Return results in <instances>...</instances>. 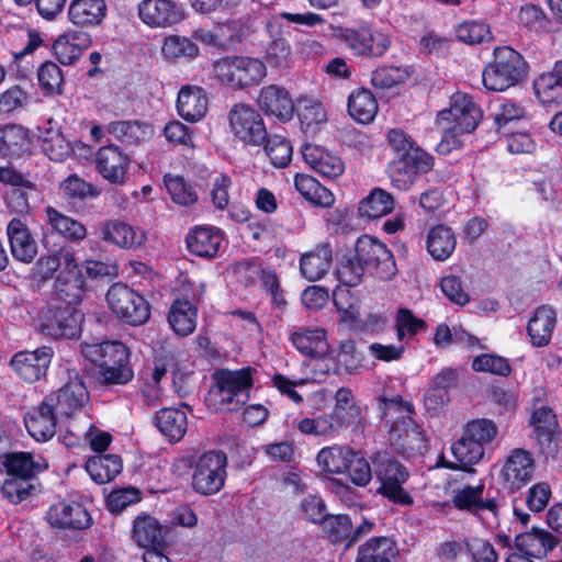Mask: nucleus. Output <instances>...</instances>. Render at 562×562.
I'll return each mask as SVG.
<instances>
[{"mask_svg": "<svg viewBox=\"0 0 562 562\" xmlns=\"http://www.w3.org/2000/svg\"><path fill=\"white\" fill-rule=\"evenodd\" d=\"M434 167V158L424 149H415L405 156L396 157L389 164V176L393 186L408 190L418 176L428 173Z\"/></svg>", "mask_w": 562, "mask_h": 562, "instance_id": "nucleus-12", "label": "nucleus"}, {"mask_svg": "<svg viewBox=\"0 0 562 562\" xmlns=\"http://www.w3.org/2000/svg\"><path fill=\"white\" fill-rule=\"evenodd\" d=\"M106 13L105 0H74L68 10L69 20L82 27L100 25Z\"/></svg>", "mask_w": 562, "mask_h": 562, "instance_id": "nucleus-31", "label": "nucleus"}, {"mask_svg": "<svg viewBox=\"0 0 562 562\" xmlns=\"http://www.w3.org/2000/svg\"><path fill=\"white\" fill-rule=\"evenodd\" d=\"M47 397L58 414L67 416L83 407L89 398L87 389L77 373L69 374L67 383Z\"/></svg>", "mask_w": 562, "mask_h": 562, "instance_id": "nucleus-22", "label": "nucleus"}, {"mask_svg": "<svg viewBox=\"0 0 562 562\" xmlns=\"http://www.w3.org/2000/svg\"><path fill=\"white\" fill-rule=\"evenodd\" d=\"M382 412L390 425V438L403 452L423 453L427 450L424 429L413 418L414 406L400 396L382 400Z\"/></svg>", "mask_w": 562, "mask_h": 562, "instance_id": "nucleus-2", "label": "nucleus"}, {"mask_svg": "<svg viewBox=\"0 0 562 562\" xmlns=\"http://www.w3.org/2000/svg\"><path fill=\"white\" fill-rule=\"evenodd\" d=\"M326 415L333 436L347 428L353 430L364 428V418L360 407L333 408L331 413Z\"/></svg>", "mask_w": 562, "mask_h": 562, "instance_id": "nucleus-51", "label": "nucleus"}, {"mask_svg": "<svg viewBox=\"0 0 562 562\" xmlns=\"http://www.w3.org/2000/svg\"><path fill=\"white\" fill-rule=\"evenodd\" d=\"M484 484L465 485L453 491L452 502L458 509L481 516L492 527L498 524L499 504L494 497L484 498Z\"/></svg>", "mask_w": 562, "mask_h": 562, "instance_id": "nucleus-13", "label": "nucleus"}, {"mask_svg": "<svg viewBox=\"0 0 562 562\" xmlns=\"http://www.w3.org/2000/svg\"><path fill=\"white\" fill-rule=\"evenodd\" d=\"M396 554L393 540L373 537L359 547L356 562H394Z\"/></svg>", "mask_w": 562, "mask_h": 562, "instance_id": "nucleus-43", "label": "nucleus"}, {"mask_svg": "<svg viewBox=\"0 0 562 562\" xmlns=\"http://www.w3.org/2000/svg\"><path fill=\"white\" fill-rule=\"evenodd\" d=\"M56 412L55 405L46 396L43 402L29 411L24 417V424L27 432L36 441H47L56 434Z\"/></svg>", "mask_w": 562, "mask_h": 562, "instance_id": "nucleus-21", "label": "nucleus"}, {"mask_svg": "<svg viewBox=\"0 0 562 562\" xmlns=\"http://www.w3.org/2000/svg\"><path fill=\"white\" fill-rule=\"evenodd\" d=\"M324 532L327 539L336 544L344 541L348 542L352 521L347 515H330L326 516L322 521Z\"/></svg>", "mask_w": 562, "mask_h": 562, "instance_id": "nucleus-58", "label": "nucleus"}, {"mask_svg": "<svg viewBox=\"0 0 562 562\" xmlns=\"http://www.w3.org/2000/svg\"><path fill=\"white\" fill-rule=\"evenodd\" d=\"M331 260V249L328 245H322L302 256L300 269L308 281H316L328 272Z\"/></svg>", "mask_w": 562, "mask_h": 562, "instance_id": "nucleus-39", "label": "nucleus"}, {"mask_svg": "<svg viewBox=\"0 0 562 562\" xmlns=\"http://www.w3.org/2000/svg\"><path fill=\"white\" fill-rule=\"evenodd\" d=\"M372 464L374 476L380 484L376 494L396 505H413L414 499L404 486L409 479L407 468L396 459L381 453L373 458Z\"/></svg>", "mask_w": 562, "mask_h": 562, "instance_id": "nucleus-5", "label": "nucleus"}, {"mask_svg": "<svg viewBox=\"0 0 562 562\" xmlns=\"http://www.w3.org/2000/svg\"><path fill=\"white\" fill-rule=\"evenodd\" d=\"M248 34V27L240 20H228L215 25V37L220 47L240 43Z\"/></svg>", "mask_w": 562, "mask_h": 562, "instance_id": "nucleus-61", "label": "nucleus"}, {"mask_svg": "<svg viewBox=\"0 0 562 562\" xmlns=\"http://www.w3.org/2000/svg\"><path fill=\"white\" fill-rule=\"evenodd\" d=\"M530 426L540 452L546 458L555 459L560 451L558 420L555 414L548 406H540L531 414Z\"/></svg>", "mask_w": 562, "mask_h": 562, "instance_id": "nucleus-14", "label": "nucleus"}, {"mask_svg": "<svg viewBox=\"0 0 562 562\" xmlns=\"http://www.w3.org/2000/svg\"><path fill=\"white\" fill-rule=\"evenodd\" d=\"M456 246L457 237L450 227L440 224L429 229L426 247L435 260H447L453 254Z\"/></svg>", "mask_w": 562, "mask_h": 562, "instance_id": "nucleus-38", "label": "nucleus"}, {"mask_svg": "<svg viewBox=\"0 0 562 562\" xmlns=\"http://www.w3.org/2000/svg\"><path fill=\"white\" fill-rule=\"evenodd\" d=\"M186 241L192 255L211 259L217 255L223 236L220 229L198 226L187 235Z\"/></svg>", "mask_w": 562, "mask_h": 562, "instance_id": "nucleus-29", "label": "nucleus"}, {"mask_svg": "<svg viewBox=\"0 0 562 562\" xmlns=\"http://www.w3.org/2000/svg\"><path fill=\"white\" fill-rule=\"evenodd\" d=\"M464 432L484 449L498 437V427L488 418H475L467 423Z\"/></svg>", "mask_w": 562, "mask_h": 562, "instance_id": "nucleus-56", "label": "nucleus"}, {"mask_svg": "<svg viewBox=\"0 0 562 562\" xmlns=\"http://www.w3.org/2000/svg\"><path fill=\"white\" fill-rule=\"evenodd\" d=\"M82 319L83 316L76 306H49L38 316V329L53 339H77L81 333Z\"/></svg>", "mask_w": 562, "mask_h": 562, "instance_id": "nucleus-8", "label": "nucleus"}, {"mask_svg": "<svg viewBox=\"0 0 562 562\" xmlns=\"http://www.w3.org/2000/svg\"><path fill=\"white\" fill-rule=\"evenodd\" d=\"M265 143V151L274 167L283 168L289 165L292 159L293 150L290 142L285 137L280 135L267 136Z\"/></svg>", "mask_w": 562, "mask_h": 562, "instance_id": "nucleus-57", "label": "nucleus"}, {"mask_svg": "<svg viewBox=\"0 0 562 562\" xmlns=\"http://www.w3.org/2000/svg\"><path fill=\"white\" fill-rule=\"evenodd\" d=\"M451 451L460 468L476 464L484 457L485 449L463 431V435L452 446Z\"/></svg>", "mask_w": 562, "mask_h": 562, "instance_id": "nucleus-52", "label": "nucleus"}, {"mask_svg": "<svg viewBox=\"0 0 562 562\" xmlns=\"http://www.w3.org/2000/svg\"><path fill=\"white\" fill-rule=\"evenodd\" d=\"M305 162L318 175L325 178H336L342 175L345 165L340 157L316 146L305 145L302 149Z\"/></svg>", "mask_w": 562, "mask_h": 562, "instance_id": "nucleus-28", "label": "nucleus"}, {"mask_svg": "<svg viewBox=\"0 0 562 562\" xmlns=\"http://www.w3.org/2000/svg\"><path fill=\"white\" fill-rule=\"evenodd\" d=\"M47 522L58 529L82 530L90 527L92 518L82 504L77 502H59L46 512Z\"/></svg>", "mask_w": 562, "mask_h": 562, "instance_id": "nucleus-18", "label": "nucleus"}, {"mask_svg": "<svg viewBox=\"0 0 562 562\" xmlns=\"http://www.w3.org/2000/svg\"><path fill=\"white\" fill-rule=\"evenodd\" d=\"M346 45L359 56L381 57L390 48V37L369 26L346 29L342 34Z\"/></svg>", "mask_w": 562, "mask_h": 562, "instance_id": "nucleus-17", "label": "nucleus"}, {"mask_svg": "<svg viewBox=\"0 0 562 562\" xmlns=\"http://www.w3.org/2000/svg\"><path fill=\"white\" fill-rule=\"evenodd\" d=\"M168 322L175 333L188 336L196 327V307L188 300L177 299L170 306Z\"/></svg>", "mask_w": 562, "mask_h": 562, "instance_id": "nucleus-44", "label": "nucleus"}, {"mask_svg": "<svg viewBox=\"0 0 562 562\" xmlns=\"http://www.w3.org/2000/svg\"><path fill=\"white\" fill-rule=\"evenodd\" d=\"M214 379L215 384L205 397L206 405L212 412H236L249 400L252 386L250 369L222 370Z\"/></svg>", "mask_w": 562, "mask_h": 562, "instance_id": "nucleus-3", "label": "nucleus"}, {"mask_svg": "<svg viewBox=\"0 0 562 562\" xmlns=\"http://www.w3.org/2000/svg\"><path fill=\"white\" fill-rule=\"evenodd\" d=\"M102 238L122 248L136 249L145 241V234L126 223L110 221L102 227Z\"/></svg>", "mask_w": 562, "mask_h": 562, "instance_id": "nucleus-37", "label": "nucleus"}, {"mask_svg": "<svg viewBox=\"0 0 562 562\" xmlns=\"http://www.w3.org/2000/svg\"><path fill=\"white\" fill-rule=\"evenodd\" d=\"M95 166L105 180L113 184H122L127 176L130 157L116 145L103 146L95 154Z\"/></svg>", "mask_w": 562, "mask_h": 562, "instance_id": "nucleus-20", "label": "nucleus"}, {"mask_svg": "<svg viewBox=\"0 0 562 562\" xmlns=\"http://www.w3.org/2000/svg\"><path fill=\"white\" fill-rule=\"evenodd\" d=\"M555 546L557 538L541 528H532L530 531L521 532L515 538L516 550L537 560L544 559Z\"/></svg>", "mask_w": 562, "mask_h": 562, "instance_id": "nucleus-25", "label": "nucleus"}, {"mask_svg": "<svg viewBox=\"0 0 562 562\" xmlns=\"http://www.w3.org/2000/svg\"><path fill=\"white\" fill-rule=\"evenodd\" d=\"M457 37L467 44L474 45L490 40L491 31L487 24L479 21H465L456 30Z\"/></svg>", "mask_w": 562, "mask_h": 562, "instance_id": "nucleus-63", "label": "nucleus"}, {"mask_svg": "<svg viewBox=\"0 0 562 562\" xmlns=\"http://www.w3.org/2000/svg\"><path fill=\"white\" fill-rule=\"evenodd\" d=\"M89 44L90 37L87 33L70 31L58 36L53 48L60 64L72 65L80 58Z\"/></svg>", "mask_w": 562, "mask_h": 562, "instance_id": "nucleus-32", "label": "nucleus"}, {"mask_svg": "<svg viewBox=\"0 0 562 562\" xmlns=\"http://www.w3.org/2000/svg\"><path fill=\"white\" fill-rule=\"evenodd\" d=\"M106 301L111 311L127 324L142 325L150 316L147 301L125 284H113L108 291Z\"/></svg>", "mask_w": 562, "mask_h": 562, "instance_id": "nucleus-9", "label": "nucleus"}, {"mask_svg": "<svg viewBox=\"0 0 562 562\" xmlns=\"http://www.w3.org/2000/svg\"><path fill=\"white\" fill-rule=\"evenodd\" d=\"M154 424L169 441L177 442L187 432L188 418L181 409L165 407L156 412Z\"/></svg>", "mask_w": 562, "mask_h": 562, "instance_id": "nucleus-34", "label": "nucleus"}, {"mask_svg": "<svg viewBox=\"0 0 562 562\" xmlns=\"http://www.w3.org/2000/svg\"><path fill=\"white\" fill-rule=\"evenodd\" d=\"M148 126L138 121H116L106 126V131L125 144H139L147 136Z\"/></svg>", "mask_w": 562, "mask_h": 562, "instance_id": "nucleus-53", "label": "nucleus"}, {"mask_svg": "<svg viewBox=\"0 0 562 562\" xmlns=\"http://www.w3.org/2000/svg\"><path fill=\"white\" fill-rule=\"evenodd\" d=\"M394 209L393 196L383 189H373L368 196L359 203L358 211L361 217L373 220L390 214Z\"/></svg>", "mask_w": 562, "mask_h": 562, "instance_id": "nucleus-48", "label": "nucleus"}, {"mask_svg": "<svg viewBox=\"0 0 562 562\" xmlns=\"http://www.w3.org/2000/svg\"><path fill=\"white\" fill-rule=\"evenodd\" d=\"M482 116V110L471 95L461 92L454 93L451 97L450 108L440 111L436 119V125L442 132L437 151L447 155L459 148L461 146L460 136L472 133Z\"/></svg>", "mask_w": 562, "mask_h": 562, "instance_id": "nucleus-1", "label": "nucleus"}, {"mask_svg": "<svg viewBox=\"0 0 562 562\" xmlns=\"http://www.w3.org/2000/svg\"><path fill=\"white\" fill-rule=\"evenodd\" d=\"M348 113L357 122L369 124L378 113V103L368 89H358L348 98Z\"/></svg>", "mask_w": 562, "mask_h": 562, "instance_id": "nucleus-46", "label": "nucleus"}, {"mask_svg": "<svg viewBox=\"0 0 562 562\" xmlns=\"http://www.w3.org/2000/svg\"><path fill=\"white\" fill-rule=\"evenodd\" d=\"M30 136L21 125H5L0 128V158L20 156L30 147Z\"/></svg>", "mask_w": 562, "mask_h": 562, "instance_id": "nucleus-42", "label": "nucleus"}, {"mask_svg": "<svg viewBox=\"0 0 562 562\" xmlns=\"http://www.w3.org/2000/svg\"><path fill=\"white\" fill-rule=\"evenodd\" d=\"M536 464L532 454L520 448L513 449L506 457L501 470L504 488L516 492L533 477Z\"/></svg>", "mask_w": 562, "mask_h": 562, "instance_id": "nucleus-16", "label": "nucleus"}, {"mask_svg": "<svg viewBox=\"0 0 562 562\" xmlns=\"http://www.w3.org/2000/svg\"><path fill=\"white\" fill-rule=\"evenodd\" d=\"M465 550L472 562H497L498 555L492 543L483 538L472 537L465 540Z\"/></svg>", "mask_w": 562, "mask_h": 562, "instance_id": "nucleus-64", "label": "nucleus"}, {"mask_svg": "<svg viewBox=\"0 0 562 562\" xmlns=\"http://www.w3.org/2000/svg\"><path fill=\"white\" fill-rule=\"evenodd\" d=\"M557 323V315L548 305L539 306L529 319L527 331L531 344L536 347L547 346L551 339Z\"/></svg>", "mask_w": 562, "mask_h": 562, "instance_id": "nucleus-35", "label": "nucleus"}, {"mask_svg": "<svg viewBox=\"0 0 562 562\" xmlns=\"http://www.w3.org/2000/svg\"><path fill=\"white\" fill-rule=\"evenodd\" d=\"M139 20L151 29L171 27L184 20L182 4L176 0H142L137 4Z\"/></svg>", "mask_w": 562, "mask_h": 562, "instance_id": "nucleus-15", "label": "nucleus"}, {"mask_svg": "<svg viewBox=\"0 0 562 562\" xmlns=\"http://www.w3.org/2000/svg\"><path fill=\"white\" fill-rule=\"evenodd\" d=\"M3 465L7 469L9 477L29 480L32 482L33 477L47 469V462L40 458L34 460L33 456L29 452H13L5 454Z\"/></svg>", "mask_w": 562, "mask_h": 562, "instance_id": "nucleus-36", "label": "nucleus"}, {"mask_svg": "<svg viewBox=\"0 0 562 562\" xmlns=\"http://www.w3.org/2000/svg\"><path fill=\"white\" fill-rule=\"evenodd\" d=\"M229 130L239 142L261 146L267 139V128L260 113L249 104H235L228 113Z\"/></svg>", "mask_w": 562, "mask_h": 562, "instance_id": "nucleus-10", "label": "nucleus"}, {"mask_svg": "<svg viewBox=\"0 0 562 562\" xmlns=\"http://www.w3.org/2000/svg\"><path fill=\"white\" fill-rule=\"evenodd\" d=\"M53 357L50 347H41L34 351L15 353L10 364L16 374L29 383L38 381L46 374Z\"/></svg>", "mask_w": 562, "mask_h": 562, "instance_id": "nucleus-19", "label": "nucleus"}, {"mask_svg": "<svg viewBox=\"0 0 562 562\" xmlns=\"http://www.w3.org/2000/svg\"><path fill=\"white\" fill-rule=\"evenodd\" d=\"M165 186L173 202L180 205H191L196 202L198 195L182 177L165 176Z\"/></svg>", "mask_w": 562, "mask_h": 562, "instance_id": "nucleus-62", "label": "nucleus"}, {"mask_svg": "<svg viewBox=\"0 0 562 562\" xmlns=\"http://www.w3.org/2000/svg\"><path fill=\"white\" fill-rule=\"evenodd\" d=\"M40 87L45 95H59L63 93L64 75L57 64L45 61L37 70Z\"/></svg>", "mask_w": 562, "mask_h": 562, "instance_id": "nucleus-54", "label": "nucleus"}, {"mask_svg": "<svg viewBox=\"0 0 562 562\" xmlns=\"http://www.w3.org/2000/svg\"><path fill=\"white\" fill-rule=\"evenodd\" d=\"M161 52L170 60L179 58L192 59L199 55V47L188 37L169 35L165 38Z\"/></svg>", "mask_w": 562, "mask_h": 562, "instance_id": "nucleus-55", "label": "nucleus"}, {"mask_svg": "<svg viewBox=\"0 0 562 562\" xmlns=\"http://www.w3.org/2000/svg\"><path fill=\"white\" fill-rule=\"evenodd\" d=\"M538 100L546 106L562 104V60L554 64L550 71L543 72L533 81Z\"/></svg>", "mask_w": 562, "mask_h": 562, "instance_id": "nucleus-27", "label": "nucleus"}, {"mask_svg": "<svg viewBox=\"0 0 562 562\" xmlns=\"http://www.w3.org/2000/svg\"><path fill=\"white\" fill-rule=\"evenodd\" d=\"M45 214L46 223L53 232L72 241H80L86 238L87 228L80 222L63 214L53 206H47Z\"/></svg>", "mask_w": 562, "mask_h": 562, "instance_id": "nucleus-41", "label": "nucleus"}, {"mask_svg": "<svg viewBox=\"0 0 562 562\" xmlns=\"http://www.w3.org/2000/svg\"><path fill=\"white\" fill-rule=\"evenodd\" d=\"M364 270V266L356 258V255H346L339 261L336 276L342 284L356 286L361 282Z\"/></svg>", "mask_w": 562, "mask_h": 562, "instance_id": "nucleus-60", "label": "nucleus"}, {"mask_svg": "<svg viewBox=\"0 0 562 562\" xmlns=\"http://www.w3.org/2000/svg\"><path fill=\"white\" fill-rule=\"evenodd\" d=\"M82 353L99 368L128 362V350L121 341L83 344Z\"/></svg>", "mask_w": 562, "mask_h": 562, "instance_id": "nucleus-26", "label": "nucleus"}, {"mask_svg": "<svg viewBox=\"0 0 562 562\" xmlns=\"http://www.w3.org/2000/svg\"><path fill=\"white\" fill-rule=\"evenodd\" d=\"M258 105L267 114L288 121L294 112V104L289 92L277 85L263 87L258 95Z\"/></svg>", "mask_w": 562, "mask_h": 562, "instance_id": "nucleus-24", "label": "nucleus"}, {"mask_svg": "<svg viewBox=\"0 0 562 562\" xmlns=\"http://www.w3.org/2000/svg\"><path fill=\"white\" fill-rule=\"evenodd\" d=\"M47 124L49 125L48 127L41 130L42 149L50 160L61 161L70 154L69 143L60 130L52 125L50 120Z\"/></svg>", "mask_w": 562, "mask_h": 562, "instance_id": "nucleus-49", "label": "nucleus"}, {"mask_svg": "<svg viewBox=\"0 0 562 562\" xmlns=\"http://www.w3.org/2000/svg\"><path fill=\"white\" fill-rule=\"evenodd\" d=\"M355 456V450L348 446H331L323 448L316 457L323 471L331 474H342L347 471L349 460Z\"/></svg>", "mask_w": 562, "mask_h": 562, "instance_id": "nucleus-47", "label": "nucleus"}, {"mask_svg": "<svg viewBox=\"0 0 562 562\" xmlns=\"http://www.w3.org/2000/svg\"><path fill=\"white\" fill-rule=\"evenodd\" d=\"M86 470L95 483L105 484L122 471V459L117 454H99L87 461Z\"/></svg>", "mask_w": 562, "mask_h": 562, "instance_id": "nucleus-45", "label": "nucleus"}, {"mask_svg": "<svg viewBox=\"0 0 562 562\" xmlns=\"http://www.w3.org/2000/svg\"><path fill=\"white\" fill-rule=\"evenodd\" d=\"M207 103L206 93L200 87H183L178 93V113L186 121H200L207 111Z\"/></svg>", "mask_w": 562, "mask_h": 562, "instance_id": "nucleus-30", "label": "nucleus"}, {"mask_svg": "<svg viewBox=\"0 0 562 562\" xmlns=\"http://www.w3.org/2000/svg\"><path fill=\"white\" fill-rule=\"evenodd\" d=\"M227 457L222 451L211 450L201 454L193 465L192 488L201 495L218 493L226 480Z\"/></svg>", "mask_w": 562, "mask_h": 562, "instance_id": "nucleus-7", "label": "nucleus"}, {"mask_svg": "<svg viewBox=\"0 0 562 562\" xmlns=\"http://www.w3.org/2000/svg\"><path fill=\"white\" fill-rule=\"evenodd\" d=\"M355 255L366 269L373 270L380 279L389 280L396 274L397 268L392 252L372 236L362 235L357 239Z\"/></svg>", "mask_w": 562, "mask_h": 562, "instance_id": "nucleus-11", "label": "nucleus"}, {"mask_svg": "<svg viewBox=\"0 0 562 562\" xmlns=\"http://www.w3.org/2000/svg\"><path fill=\"white\" fill-rule=\"evenodd\" d=\"M54 292L56 297L65 303L64 305L76 306L83 297L85 280L82 276L58 274Z\"/></svg>", "mask_w": 562, "mask_h": 562, "instance_id": "nucleus-50", "label": "nucleus"}, {"mask_svg": "<svg viewBox=\"0 0 562 562\" xmlns=\"http://www.w3.org/2000/svg\"><path fill=\"white\" fill-rule=\"evenodd\" d=\"M527 75L524 57L508 46L494 49V60L482 74L484 87L490 91H505L518 85Z\"/></svg>", "mask_w": 562, "mask_h": 562, "instance_id": "nucleus-4", "label": "nucleus"}, {"mask_svg": "<svg viewBox=\"0 0 562 562\" xmlns=\"http://www.w3.org/2000/svg\"><path fill=\"white\" fill-rule=\"evenodd\" d=\"M36 491L37 487L33 482L13 477H8L1 487L2 496L14 505L26 501Z\"/></svg>", "mask_w": 562, "mask_h": 562, "instance_id": "nucleus-59", "label": "nucleus"}, {"mask_svg": "<svg viewBox=\"0 0 562 562\" xmlns=\"http://www.w3.org/2000/svg\"><path fill=\"white\" fill-rule=\"evenodd\" d=\"M212 72L232 89H245L259 85L267 76L266 64L249 56H231L216 60Z\"/></svg>", "mask_w": 562, "mask_h": 562, "instance_id": "nucleus-6", "label": "nucleus"}, {"mask_svg": "<svg viewBox=\"0 0 562 562\" xmlns=\"http://www.w3.org/2000/svg\"><path fill=\"white\" fill-rule=\"evenodd\" d=\"M7 235L12 256L21 262H32L37 255V244L27 225L14 217L7 225Z\"/></svg>", "mask_w": 562, "mask_h": 562, "instance_id": "nucleus-23", "label": "nucleus"}, {"mask_svg": "<svg viewBox=\"0 0 562 562\" xmlns=\"http://www.w3.org/2000/svg\"><path fill=\"white\" fill-rule=\"evenodd\" d=\"M291 342L304 356L319 357L330 350L323 328H299L291 334Z\"/></svg>", "mask_w": 562, "mask_h": 562, "instance_id": "nucleus-33", "label": "nucleus"}, {"mask_svg": "<svg viewBox=\"0 0 562 562\" xmlns=\"http://www.w3.org/2000/svg\"><path fill=\"white\" fill-rule=\"evenodd\" d=\"M133 540L142 548L166 546L164 528L159 521L148 515L137 516L133 525Z\"/></svg>", "mask_w": 562, "mask_h": 562, "instance_id": "nucleus-40", "label": "nucleus"}]
</instances>
